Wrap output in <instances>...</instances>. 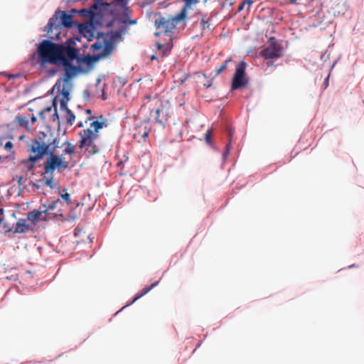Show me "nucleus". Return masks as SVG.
<instances>
[{
	"instance_id": "obj_1",
	"label": "nucleus",
	"mask_w": 364,
	"mask_h": 364,
	"mask_svg": "<svg viewBox=\"0 0 364 364\" xmlns=\"http://www.w3.org/2000/svg\"><path fill=\"white\" fill-rule=\"evenodd\" d=\"M76 41L80 38H69L64 44H57L51 40L46 39L38 45V55L39 64L44 68L47 63L56 66L62 65L64 68L63 81L66 83L81 70L80 65H74L73 62L76 60L78 64L85 63L91 66L100 58V55L90 54L81 57L79 55L80 49L76 46Z\"/></svg>"
},
{
	"instance_id": "obj_2",
	"label": "nucleus",
	"mask_w": 364,
	"mask_h": 364,
	"mask_svg": "<svg viewBox=\"0 0 364 364\" xmlns=\"http://www.w3.org/2000/svg\"><path fill=\"white\" fill-rule=\"evenodd\" d=\"M30 150L33 154L31 159L33 161H36L44 155L48 156L43 164V175H53L55 170L60 173L62 170L66 169L69 166L68 161H64L61 156L55 154L53 150L50 149V145L45 141H41V139H34L31 141Z\"/></svg>"
},
{
	"instance_id": "obj_3",
	"label": "nucleus",
	"mask_w": 364,
	"mask_h": 364,
	"mask_svg": "<svg viewBox=\"0 0 364 364\" xmlns=\"http://www.w3.org/2000/svg\"><path fill=\"white\" fill-rule=\"evenodd\" d=\"M75 24L76 23L73 21L71 14L57 10L49 19L44 31L47 33L48 38L51 40H58L60 39L63 28H73Z\"/></svg>"
},
{
	"instance_id": "obj_4",
	"label": "nucleus",
	"mask_w": 364,
	"mask_h": 364,
	"mask_svg": "<svg viewBox=\"0 0 364 364\" xmlns=\"http://www.w3.org/2000/svg\"><path fill=\"white\" fill-rule=\"evenodd\" d=\"M80 140L79 148L88 156L98 153L100 146L97 143L99 135L95 133L91 129H85L80 132Z\"/></svg>"
},
{
	"instance_id": "obj_5",
	"label": "nucleus",
	"mask_w": 364,
	"mask_h": 364,
	"mask_svg": "<svg viewBox=\"0 0 364 364\" xmlns=\"http://www.w3.org/2000/svg\"><path fill=\"white\" fill-rule=\"evenodd\" d=\"M103 23L98 20L89 21L78 25L79 31L81 35L87 39L88 41L92 38L99 39L104 37L105 33L97 30V27H102Z\"/></svg>"
},
{
	"instance_id": "obj_6",
	"label": "nucleus",
	"mask_w": 364,
	"mask_h": 364,
	"mask_svg": "<svg viewBox=\"0 0 364 364\" xmlns=\"http://www.w3.org/2000/svg\"><path fill=\"white\" fill-rule=\"evenodd\" d=\"M246 67L247 64L244 60L237 65L231 84L232 90H239L248 84V79L245 77Z\"/></svg>"
},
{
	"instance_id": "obj_7",
	"label": "nucleus",
	"mask_w": 364,
	"mask_h": 364,
	"mask_svg": "<svg viewBox=\"0 0 364 364\" xmlns=\"http://www.w3.org/2000/svg\"><path fill=\"white\" fill-rule=\"evenodd\" d=\"M108 6L107 4L104 3L102 0H94V3L88 9H72L70 13L72 14H77L85 18H90V21H95L96 14L95 11L99 10V14L101 12V7Z\"/></svg>"
},
{
	"instance_id": "obj_8",
	"label": "nucleus",
	"mask_w": 364,
	"mask_h": 364,
	"mask_svg": "<svg viewBox=\"0 0 364 364\" xmlns=\"http://www.w3.org/2000/svg\"><path fill=\"white\" fill-rule=\"evenodd\" d=\"M261 55L265 59L278 58L282 55V48L274 38H271L269 45L261 51Z\"/></svg>"
},
{
	"instance_id": "obj_9",
	"label": "nucleus",
	"mask_w": 364,
	"mask_h": 364,
	"mask_svg": "<svg viewBox=\"0 0 364 364\" xmlns=\"http://www.w3.org/2000/svg\"><path fill=\"white\" fill-rule=\"evenodd\" d=\"M154 26L160 31L159 32L155 33L156 36H159L161 33H166L170 32L176 27L174 21H173L171 18H166L161 16L155 19Z\"/></svg>"
},
{
	"instance_id": "obj_10",
	"label": "nucleus",
	"mask_w": 364,
	"mask_h": 364,
	"mask_svg": "<svg viewBox=\"0 0 364 364\" xmlns=\"http://www.w3.org/2000/svg\"><path fill=\"white\" fill-rule=\"evenodd\" d=\"M49 215L46 213L45 209L43 208L42 210H33L28 213V219L33 222V223H36L38 221H46L50 217Z\"/></svg>"
},
{
	"instance_id": "obj_11",
	"label": "nucleus",
	"mask_w": 364,
	"mask_h": 364,
	"mask_svg": "<svg viewBox=\"0 0 364 364\" xmlns=\"http://www.w3.org/2000/svg\"><path fill=\"white\" fill-rule=\"evenodd\" d=\"M151 116L156 120L159 124L164 125L167 121V113L164 112L163 109L157 108L156 109L151 112Z\"/></svg>"
},
{
	"instance_id": "obj_12",
	"label": "nucleus",
	"mask_w": 364,
	"mask_h": 364,
	"mask_svg": "<svg viewBox=\"0 0 364 364\" xmlns=\"http://www.w3.org/2000/svg\"><path fill=\"white\" fill-rule=\"evenodd\" d=\"M31 226L26 223L25 219H19L14 227V233H26L31 230Z\"/></svg>"
},
{
	"instance_id": "obj_13",
	"label": "nucleus",
	"mask_w": 364,
	"mask_h": 364,
	"mask_svg": "<svg viewBox=\"0 0 364 364\" xmlns=\"http://www.w3.org/2000/svg\"><path fill=\"white\" fill-rule=\"evenodd\" d=\"M62 80H63V78H62ZM56 89L58 90V92H60V94L63 95V98L62 99H65V100L67 101H69V95H70V92H69V90H67L65 86H63L62 88H61V79L58 80L55 85L53 86V90Z\"/></svg>"
},
{
	"instance_id": "obj_14",
	"label": "nucleus",
	"mask_w": 364,
	"mask_h": 364,
	"mask_svg": "<svg viewBox=\"0 0 364 364\" xmlns=\"http://www.w3.org/2000/svg\"><path fill=\"white\" fill-rule=\"evenodd\" d=\"M228 144L226 145L225 150L224 151V152L223 154V160H225L229 155V153H230V151L231 149L232 138L234 134V130H232L231 128H228Z\"/></svg>"
},
{
	"instance_id": "obj_15",
	"label": "nucleus",
	"mask_w": 364,
	"mask_h": 364,
	"mask_svg": "<svg viewBox=\"0 0 364 364\" xmlns=\"http://www.w3.org/2000/svg\"><path fill=\"white\" fill-rule=\"evenodd\" d=\"M159 283V281H157L154 283H153L150 287H147V288H145L140 293H138L135 297L132 299V301L127 304L129 305V304H133L134 302H135L137 299H139V298H141V296H143L144 295H145L146 294H147L149 291H151L154 287H156Z\"/></svg>"
},
{
	"instance_id": "obj_16",
	"label": "nucleus",
	"mask_w": 364,
	"mask_h": 364,
	"mask_svg": "<svg viewBox=\"0 0 364 364\" xmlns=\"http://www.w3.org/2000/svg\"><path fill=\"white\" fill-rule=\"evenodd\" d=\"M102 38H104V44H105L103 51H104V54L107 55V54L110 53L112 51V50L114 48V45H113V43L112 41L107 39L105 35Z\"/></svg>"
},
{
	"instance_id": "obj_17",
	"label": "nucleus",
	"mask_w": 364,
	"mask_h": 364,
	"mask_svg": "<svg viewBox=\"0 0 364 364\" xmlns=\"http://www.w3.org/2000/svg\"><path fill=\"white\" fill-rule=\"evenodd\" d=\"M54 107V110H57V101H56V97H55L53 100V105H52V107H46L45 109H43L41 112H40V117L41 119H45V114L48 112H52V107Z\"/></svg>"
},
{
	"instance_id": "obj_18",
	"label": "nucleus",
	"mask_w": 364,
	"mask_h": 364,
	"mask_svg": "<svg viewBox=\"0 0 364 364\" xmlns=\"http://www.w3.org/2000/svg\"><path fill=\"white\" fill-rule=\"evenodd\" d=\"M186 15V8L183 7V9L175 16H173L172 18L173 21H174L175 25L181 20L184 19Z\"/></svg>"
},
{
	"instance_id": "obj_19",
	"label": "nucleus",
	"mask_w": 364,
	"mask_h": 364,
	"mask_svg": "<svg viewBox=\"0 0 364 364\" xmlns=\"http://www.w3.org/2000/svg\"><path fill=\"white\" fill-rule=\"evenodd\" d=\"M60 203H61V202H60V199H58L56 200L49 203L47 206L43 205V208L45 209L46 213H48L49 215V212L56 209L58 205Z\"/></svg>"
},
{
	"instance_id": "obj_20",
	"label": "nucleus",
	"mask_w": 364,
	"mask_h": 364,
	"mask_svg": "<svg viewBox=\"0 0 364 364\" xmlns=\"http://www.w3.org/2000/svg\"><path fill=\"white\" fill-rule=\"evenodd\" d=\"M104 126L103 122H100L98 121H94L93 122L90 123V128L95 133L98 134L99 129H102Z\"/></svg>"
},
{
	"instance_id": "obj_21",
	"label": "nucleus",
	"mask_w": 364,
	"mask_h": 364,
	"mask_svg": "<svg viewBox=\"0 0 364 364\" xmlns=\"http://www.w3.org/2000/svg\"><path fill=\"white\" fill-rule=\"evenodd\" d=\"M44 183L50 187V188H53V175H44V178L43 179Z\"/></svg>"
},
{
	"instance_id": "obj_22",
	"label": "nucleus",
	"mask_w": 364,
	"mask_h": 364,
	"mask_svg": "<svg viewBox=\"0 0 364 364\" xmlns=\"http://www.w3.org/2000/svg\"><path fill=\"white\" fill-rule=\"evenodd\" d=\"M17 121H18V124L21 127H23L25 128H27L28 127L29 122H28V120L26 117L19 116L17 117Z\"/></svg>"
},
{
	"instance_id": "obj_23",
	"label": "nucleus",
	"mask_w": 364,
	"mask_h": 364,
	"mask_svg": "<svg viewBox=\"0 0 364 364\" xmlns=\"http://www.w3.org/2000/svg\"><path fill=\"white\" fill-rule=\"evenodd\" d=\"M33 155H31L27 160L23 161V164L26 165V167L27 168V169L28 171H31L34 167V163L36 161H33L31 160V159L33 157Z\"/></svg>"
},
{
	"instance_id": "obj_24",
	"label": "nucleus",
	"mask_w": 364,
	"mask_h": 364,
	"mask_svg": "<svg viewBox=\"0 0 364 364\" xmlns=\"http://www.w3.org/2000/svg\"><path fill=\"white\" fill-rule=\"evenodd\" d=\"M65 144H67V146L64 149L63 153L65 154H69V155L73 154L74 153L73 146L68 141L65 142Z\"/></svg>"
},
{
	"instance_id": "obj_25",
	"label": "nucleus",
	"mask_w": 364,
	"mask_h": 364,
	"mask_svg": "<svg viewBox=\"0 0 364 364\" xmlns=\"http://www.w3.org/2000/svg\"><path fill=\"white\" fill-rule=\"evenodd\" d=\"M48 145H50V149L53 150V152L55 151V149L59 148L58 144H59V139L58 138H55L52 142H46Z\"/></svg>"
},
{
	"instance_id": "obj_26",
	"label": "nucleus",
	"mask_w": 364,
	"mask_h": 364,
	"mask_svg": "<svg viewBox=\"0 0 364 364\" xmlns=\"http://www.w3.org/2000/svg\"><path fill=\"white\" fill-rule=\"evenodd\" d=\"M66 113L68 115V117L67 118V122L68 124L72 125L73 122L75 119V116L74 113L70 109H68V112Z\"/></svg>"
},
{
	"instance_id": "obj_27",
	"label": "nucleus",
	"mask_w": 364,
	"mask_h": 364,
	"mask_svg": "<svg viewBox=\"0 0 364 364\" xmlns=\"http://www.w3.org/2000/svg\"><path fill=\"white\" fill-rule=\"evenodd\" d=\"M252 4H253V0H243L242 1L241 4L238 7V11H242L246 5L248 6V9H249Z\"/></svg>"
},
{
	"instance_id": "obj_28",
	"label": "nucleus",
	"mask_w": 364,
	"mask_h": 364,
	"mask_svg": "<svg viewBox=\"0 0 364 364\" xmlns=\"http://www.w3.org/2000/svg\"><path fill=\"white\" fill-rule=\"evenodd\" d=\"M68 102L65 99H61L60 102V108L61 111L68 112V109H70L68 107Z\"/></svg>"
},
{
	"instance_id": "obj_29",
	"label": "nucleus",
	"mask_w": 364,
	"mask_h": 364,
	"mask_svg": "<svg viewBox=\"0 0 364 364\" xmlns=\"http://www.w3.org/2000/svg\"><path fill=\"white\" fill-rule=\"evenodd\" d=\"M201 24L203 26V28H205L210 29V18L204 16L201 19Z\"/></svg>"
},
{
	"instance_id": "obj_30",
	"label": "nucleus",
	"mask_w": 364,
	"mask_h": 364,
	"mask_svg": "<svg viewBox=\"0 0 364 364\" xmlns=\"http://www.w3.org/2000/svg\"><path fill=\"white\" fill-rule=\"evenodd\" d=\"M232 61V58H230L227 59L220 67V68L217 70V74H220L221 72L225 70L227 68L228 64L229 62Z\"/></svg>"
},
{
	"instance_id": "obj_31",
	"label": "nucleus",
	"mask_w": 364,
	"mask_h": 364,
	"mask_svg": "<svg viewBox=\"0 0 364 364\" xmlns=\"http://www.w3.org/2000/svg\"><path fill=\"white\" fill-rule=\"evenodd\" d=\"M60 198L65 201L67 205H70L71 203L70 196L69 193H62L60 194Z\"/></svg>"
},
{
	"instance_id": "obj_32",
	"label": "nucleus",
	"mask_w": 364,
	"mask_h": 364,
	"mask_svg": "<svg viewBox=\"0 0 364 364\" xmlns=\"http://www.w3.org/2000/svg\"><path fill=\"white\" fill-rule=\"evenodd\" d=\"M211 136V130L208 129L205 134V139L206 143L209 145L212 144Z\"/></svg>"
},
{
	"instance_id": "obj_33",
	"label": "nucleus",
	"mask_w": 364,
	"mask_h": 364,
	"mask_svg": "<svg viewBox=\"0 0 364 364\" xmlns=\"http://www.w3.org/2000/svg\"><path fill=\"white\" fill-rule=\"evenodd\" d=\"M102 48V45L100 42H95L93 44H92L91 46V49L93 50V51H96V50H98L100 49H101Z\"/></svg>"
},
{
	"instance_id": "obj_34",
	"label": "nucleus",
	"mask_w": 364,
	"mask_h": 364,
	"mask_svg": "<svg viewBox=\"0 0 364 364\" xmlns=\"http://www.w3.org/2000/svg\"><path fill=\"white\" fill-rule=\"evenodd\" d=\"M185 1V6L184 7H187V6H191L192 4H196L198 2V0H184Z\"/></svg>"
},
{
	"instance_id": "obj_35",
	"label": "nucleus",
	"mask_w": 364,
	"mask_h": 364,
	"mask_svg": "<svg viewBox=\"0 0 364 364\" xmlns=\"http://www.w3.org/2000/svg\"><path fill=\"white\" fill-rule=\"evenodd\" d=\"M120 36V33L117 31L111 32L110 41H114Z\"/></svg>"
},
{
	"instance_id": "obj_36",
	"label": "nucleus",
	"mask_w": 364,
	"mask_h": 364,
	"mask_svg": "<svg viewBox=\"0 0 364 364\" xmlns=\"http://www.w3.org/2000/svg\"><path fill=\"white\" fill-rule=\"evenodd\" d=\"M50 120L52 122L58 121L59 122V117L57 110H54V113L52 114Z\"/></svg>"
},
{
	"instance_id": "obj_37",
	"label": "nucleus",
	"mask_w": 364,
	"mask_h": 364,
	"mask_svg": "<svg viewBox=\"0 0 364 364\" xmlns=\"http://www.w3.org/2000/svg\"><path fill=\"white\" fill-rule=\"evenodd\" d=\"M13 148V143L10 141H7L4 145V149L6 151H10Z\"/></svg>"
},
{
	"instance_id": "obj_38",
	"label": "nucleus",
	"mask_w": 364,
	"mask_h": 364,
	"mask_svg": "<svg viewBox=\"0 0 364 364\" xmlns=\"http://www.w3.org/2000/svg\"><path fill=\"white\" fill-rule=\"evenodd\" d=\"M117 2H119L122 6H126L127 4V0H114Z\"/></svg>"
},
{
	"instance_id": "obj_39",
	"label": "nucleus",
	"mask_w": 364,
	"mask_h": 364,
	"mask_svg": "<svg viewBox=\"0 0 364 364\" xmlns=\"http://www.w3.org/2000/svg\"><path fill=\"white\" fill-rule=\"evenodd\" d=\"M84 98L88 100L90 98V92L88 90H85L83 92Z\"/></svg>"
},
{
	"instance_id": "obj_40",
	"label": "nucleus",
	"mask_w": 364,
	"mask_h": 364,
	"mask_svg": "<svg viewBox=\"0 0 364 364\" xmlns=\"http://www.w3.org/2000/svg\"><path fill=\"white\" fill-rule=\"evenodd\" d=\"M3 215H4V209L3 208H0V224L1 223V222L4 220Z\"/></svg>"
},
{
	"instance_id": "obj_41",
	"label": "nucleus",
	"mask_w": 364,
	"mask_h": 364,
	"mask_svg": "<svg viewBox=\"0 0 364 364\" xmlns=\"http://www.w3.org/2000/svg\"><path fill=\"white\" fill-rule=\"evenodd\" d=\"M328 78H329V75L327 76L325 80H324V82H323V85H324V87L326 88L327 86L328 85Z\"/></svg>"
},
{
	"instance_id": "obj_42",
	"label": "nucleus",
	"mask_w": 364,
	"mask_h": 364,
	"mask_svg": "<svg viewBox=\"0 0 364 364\" xmlns=\"http://www.w3.org/2000/svg\"><path fill=\"white\" fill-rule=\"evenodd\" d=\"M57 73V70L55 69H51L48 70V73L50 75L53 76Z\"/></svg>"
},
{
	"instance_id": "obj_43",
	"label": "nucleus",
	"mask_w": 364,
	"mask_h": 364,
	"mask_svg": "<svg viewBox=\"0 0 364 364\" xmlns=\"http://www.w3.org/2000/svg\"><path fill=\"white\" fill-rule=\"evenodd\" d=\"M31 122H32L33 123H35V122L37 121V118H36V116L32 115V116L31 117Z\"/></svg>"
},
{
	"instance_id": "obj_44",
	"label": "nucleus",
	"mask_w": 364,
	"mask_h": 364,
	"mask_svg": "<svg viewBox=\"0 0 364 364\" xmlns=\"http://www.w3.org/2000/svg\"><path fill=\"white\" fill-rule=\"evenodd\" d=\"M128 22H129V24H132H132H135V23H136V19H134V20H129Z\"/></svg>"
},
{
	"instance_id": "obj_45",
	"label": "nucleus",
	"mask_w": 364,
	"mask_h": 364,
	"mask_svg": "<svg viewBox=\"0 0 364 364\" xmlns=\"http://www.w3.org/2000/svg\"><path fill=\"white\" fill-rule=\"evenodd\" d=\"M156 59H157V57H156V56H155V55H152V56H151V60H156Z\"/></svg>"
},
{
	"instance_id": "obj_46",
	"label": "nucleus",
	"mask_w": 364,
	"mask_h": 364,
	"mask_svg": "<svg viewBox=\"0 0 364 364\" xmlns=\"http://www.w3.org/2000/svg\"><path fill=\"white\" fill-rule=\"evenodd\" d=\"M102 100H106V97H105V93H102Z\"/></svg>"
},
{
	"instance_id": "obj_47",
	"label": "nucleus",
	"mask_w": 364,
	"mask_h": 364,
	"mask_svg": "<svg viewBox=\"0 0 364 364\" xmlns=\"http://www.w3.org/2000/svg\"><path fill=\"white\" fill-rule=\"evenodd\" d=\"M82 126H83L82 122H80V123L77 124V127H82Z\"/></svg>"
},
{
	"instance_id": "obj_48",
	"label": "nucleus",
	"mask_w": 364,
	"mask_h": 364,
	"mask_svg": "<svg viewBox=\"0 0 364 364\" xmlns=\"http://www.w3.org/2000/svg\"><path fill=\"white\" fill-rule=\"evenodd\" d=\"M92 111L90 109H87L86 113L87 114H91Z\"/></svg>"
},
{
	"instance_id": "obj_49",
	"label": "nucleus",
	"mask_w": 364,
	"mask_h": 364,
	"mask_svg": "<svg viewBox=\"0 0 364 364\" xmlns=\"http://www.w3.org/2000/svg\"><path fill=\"white\" fill-rule=\"evenodd\" d=\"M162 47H163V46H162V45H159V46H158V48H159V49H161Z\"/></svg>"
},
{
	"instance_id": "obj_50",
	"label": "nucleus",
	"mask_w": 364,
	"mask_h": 364,
	"mask_svg": "<svg viewBox=\"0 0 364 364\" xmlns=\"http://www.w3.org/2000/svg\"><path fill=\"white\" fill-rule=\"evenodd\" d=\"M355 267V265H354V264H352V265H350V266L348 267V268H352V267Z\"/></svg>"
},
{
	"instance_id": "obj_51",
	"label": "nucleus",
	"mask_w": 364,
	"mask_h": 364,
	"mask_svg": "<svg viewBox=\"0 0 364 364\" xmlns=\"http://www.w3.org/2000/svg\"><path fill=\"white\" fill-rule=\"evenodd\" d=\"M148 135V134L146 132L144 133V134L143 135V136H146Z\"/></svg>"
},
{
	"instance_id": "obj_52",
	"label": "nucleus",
	"mask_w": 364,
	"mask_h": 364,
	"mask_svg": "<svg viewBox=\"0 0 364 364\" xmlns=\"http://www.w3.org/2000/svg\"><path fill=\"white\" fill-rule=\"evenodd\" d=\"M210 85H211L210 84H207L206 86H207V87H210Z\"/></svg>"
},
{
	"instance_id": "obj_53",
	"label": "nucleus",
	"mask_w": 364,
	"mask_h": 364,
	"mask_svg": "<svg viewBox=\"0 0 364 364\" xmlns=\"http://www.w3.org/2000/svg\"><path fill=\"white\" fill-rule=\"evenodd\" d=\"M58 212L60 213L61 212V209H59ZM60 214L62 215V213H60Z\"/></svg>"
},
{
	"instance_id": "obj_54",
	"label": "nucleus",
	"mask_w": 364,
	"mask_h": 364,
	"mask_svg": "<svg viewBox=\"0 0 364 364\" xmlns=\"http://www.w3.org/2000/svg\"><path fill=\"white\" fill-rule=\"evenodd\" d=\"M83 47L84 48H87V45H84Z\"/></svg>"
}]
</instances>
